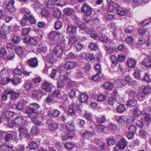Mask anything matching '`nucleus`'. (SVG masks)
Listing matches in <instances>:
<instances>
[{"label": "nucleus", "instance_id": "b1692460", "mask_svg": "<svg viewBox=\"0 0 151 151\" xmlns=\"http://www.w3.org/2000/svg\"><path fill=\"white\" fill-rule=\"evenodd\" d=\"M43 120V118L42 116H40L37 118H36L32 119L33 123L38 126L40 125L42 123V120Z\"/></svg>", "mask_w": 151, "mask_h": 151}, {"label": "nucleus", "instance_id": "a18cd8bd", "mask_svg": "<svg viewBox=\"0 0 151 151\" xmlns=\"http://www.w3.org/2000/svg\"><path fill=\"white\" fill-rule=\"evenodd\" d=\"M20 96V94L19 92H15L13 91L10 95L11 98L13 99H15L18 98Z\"/></svg>", "mask_w": 151, "mask_h": 151}, {"label": "nucleus", "instance_id": "774afa93", "mask_svg": "<svg viewBox=\"0 0 151 151\" xmlns=\"http://www.w3.org/2000/svg\"><path fill=\"white\" fill-rule=\"evenodd\" d=\"M6 51L4 48H2L0 50V56L1 58H4L6 55Z\"/></svg>", "mask_w": 151, "mask_h": 151}, {"label": "nucleus", "instance_id": "e2e57ef3", "mask_svg": "<svg viewBox=\"0 0 151 151\" xmlns=\"http://www.w3.org/2000/svg\"><path fill=\"white\" fill-rule=\"evenodd\" d=\"M62 25V22L60 21H58L55 23V28L56 30H58L61 27Z\"/></svg>", "mask_w": 151, "mask_h": 151}, {"label": "nucleus", "instance_id": "dca6fc26", "mask_svg": "<svg viewBox=\"0 0 151 151\" xmlns=\"http://www.w3.org/2000/svg\"><path fill=\"white\" fill-rule=\"evenodd\" d=\"M60 35L59 33L55 31H53L49 33L48 37L52 40H55L56 38H58Z\"/></svg>", "mask_w": 151, "mask_h": 151}, {"label": "nucleus", "instance_id": "6e6552de", "mask_svg": "<svg viewBox=\"0 0 151 151\" xmlns=\"http://www.w3.org/2000/svg\"><path fill=\"white\" fill-rule=\"evenodd\" d=\"M53 87V86L52 84L47 81H44L42 83V88L47 92H50L51 91Z\"/></svg>", "mask_w": 151, "mask_h": 151}, {"label": "nucleus", "instance_id": "37998d69", "mask_svg": "<svg viewBox=\"0 0 151 151\" xmlns=\"http://www.w3.org/2000/svg\"><path fill=\"white\" fill-rule=\"evenodd\" d=\"M53 12L54 17L57 18L60 17L61 12L59 10L57 9H55L53 10Z\"/></svg>", "mask_w": 151, "mask_h": 151}, {"label": "nucleus", "instance_id": "72a5a7b5", "mask_svg": "<svg viewBox=\"0 0 151 151\" xmlns=\"http://www.w3.org/2000/svg\"><path fill=\"white\" fill-rule=\"evenodd\" d=\"M57 127L58 124L57 123L53 121L49 124L48 128L50 130H53L56 129Z\"/></svg>", "mask_w": 151, "mask_h": 151}, {"label": "nucleus", "instance_id": "f3484780", "mask_svg": "<svg viewBox=\"0 0 151 151\" xmlns=\"http://www.w3.org/2000/svg\"><path fill=\"white\" fill-rule=\"evenodd\" d=\"M39 107V105L37 103L30 104L29 105V107L26 109H27V111L28 112H29V111L30 110L35 111Z\"/></svg>", "mask_w": 151, "mask_h": 151}, {"label": "nucleus", "instance_id": "a878e982", "mask_svg": "<svg viewBox=\"0 0 151 151\" xmlns=\"http://www.w3.org/2000/svg\"><path fill=\"white\" fill-rule=\"evenodd\" d=\"M75 77L78 79L84 78V74L83 72L80 70H78L75 73Z\"/></svg>", "mask_w": 151, "mask_h": 151}, {"label": "nucleus", "instance_id": "603ef678", "mask_svg": "<svg viewBox=\"0 0 151 151\" xmlns=\"http://www.w3.org/2000/svg\"><path fill=\"white\" fill-rule=\"evenodd\" d=\"M95 69L97 72V73H101L102 71L101 66L99 63H97L95 65Z\"/></svg>", "mask_w": 151, "mask_h": 151}, {"label": "nucleus", "instance_id": "aec40b11", "mask_svg": "<svg viewBox=\"0 0 151 151\" xmlns=\"http://www.w3.org/2000/svg\"><path fill=\"white\" fill-rule=\"evenodd\" d=\"M144 119L147 125H149L151 121V116L148 113L145 112L144 114Z\"/></svg>", "mask_w": 151, "mask_h": 151}, {"label": "nucleus", "instance_id": "0e129e2a", "mask_svg": "<svg viewBox=\"0 0 151 151\" xmlns=\"http://www.w3.org/2000/svg\"><path fill=\"white\" fill-rule=\"evenodd\" d=\"M13 137V135L12 133H7L5 135L4 139L6 142H9L10 141Z\"/></svg>", "mask_w": 151, "mask_h": 151}, {"label": "nucleus", "instance_id": "58836bf2", "mask_svg": "<svg viewBox=\"0 0 151 151\" xmlns=\"http://www.w3.org/2000/svg\"><path fill=\"white\" fill-rule=\"evenodd\" d=\"M67 2V0H56L55 3L59 6H63L66 5Z\"/></svg>", "mask_w": 151, "mask_h": 151}, {"label": "nucleus", "instance_id": "680f3d73", "mask_svg": "<svg viewBox=\"0 0 151 151\" xmlns=\"http://www.w3.org/2000/svg\"><path fill=\"white\" fill-rule=\"evenodd\" d=\"M116 102V99L114 98L110 97L108 99V103L111 106H113Z\"/></svg>", "mask_w": 151, "mask_h": 151}, {"label": "nucleus", "instance_id": "4be33fe9", "mask_svg": "<svg viewBox=\"0 0 151 151\" xmlns=\"http://www.w3.org/2000/svg\"><path fill=\"white\" fill-rule=\"evenodd\" d=\"M78 97L81 103L86 102L88 99L87 95L85 93L80 94Z\"/></svg>", "mask_w": 151, "mask_h": 151}, {"label": "nucleus", "instance_id": "09e8293b", "mask_svg": "<svg viewBox=\"0 0 151 151\" xmlns=\"http://www.w3.org/2000/svg\"><path fill=\"white\" fill-rule=\"evenodd\" d=\"M16 52L20 57H21L23 55V51L22 48L19 47H17L15 50Z\"/></svg>", "mask_w": 151, "mask_h": 151}, {"label": "nucleus", "instance_id": "69168bd1", "mask_svg": "<svg viewBox=\"0 0 151 151\" xmlns=\"http://www.w3.org/2000/svg\"><path fill=\"white\" fill-rule=\"evenodd\" d=\"M14 114L13 112L8 111L5 113V117L7 119H10L13 116Z\"/></svg>", "mask_w": 151, "mask_h": 151}, {"label": "nucleus", "instance_id": "7ed1b4c3", "mask_svg": "<svg viewBox=\"0 0 151 151\" xmlns=\"http://www.w3.org/2000/svg\"><path fill=\"white\" fill-rule=\"evenodd\" d=\"M115 6L116 7L114 9L116 11V14L120 16H123L126 15L127 10L121 7L118 4H115Z\"/></svg>", "mask_w": 151, "mask_h": 151}, {"label": "nucleus", "instance_id": "bf43d9fd", "mask_svg": "<svg viewBox=\"0 0 151 151\" xmlns=\"http://www.w3.org/2000/svg\"><path fill=\"white\" fill-rule=\"evenodd\" d=\"M126 58V57L125 55L122 54L118 55L117 59L119 62H122L124 61Z\"/></svg>", "mask_w": 151, "mask_h": 151}, {"label": "nucleus", "instance_id": "a19ab883", "mask_svg": "<svg viewBox=\"0 0 151 151\" xmlns=\"http://www.w3.org/2000/svg\"><path fill=\"white\" fill-rule=\"evenodd\" d=\"M105 49L108 54H111L114 52V51L116 50V49L114 47L110 48L109 47L106 46Z\"/></svg>", "mask_w": 151, "mask_h": 151}, {"label": "nucleus", "instance_id": "20e7f679", "mask_svg": "<svg viewBox=\"0 0 151 151\" xmlns=\"http://www.w3.org/2000/svg\"><path fill=\"white\" fill-rule=\"evenodd\" d=\"M27 65L32 68H35L38 65V60L35 57L30 58L27 61Z\"/></svg>", "mask_w": 151, "mask_h": 151}, {"label": "nucleus", "instance_id": "f03ea898", "mask_svg": "<svg viewBox=\"0 0 151 151\" xmlns=\"http://www.w3.org/2000/svg\"><path fill=\"white\" fill-rule=\"evenodd\" d=\"M81 11L84 16H90L92 12V9L89 6L85 3L81 7Z\"/></svg>", "mask_w": 151, "mask_h": 151}, {"label": "nucleus", "instance_id": "c756f323", "mask_svg": "<svg viewBox=\"0 0 151 151\" xmlns=\"http://www.w3.org/2000/svg\"><path fill=\"white\" fill-rule=\"evenodd\" d=\"M110 59L111 61V66L114 68L116 65L118 61L117 58L114 55H111Z\"/></svg>", "mask_w": 151, "mask_h": 151}, {"label": "nucleus", "instance_id": "864d4df0", "mask_svg": "<svg viewBox=\"0 0 151 151\" xmlns=\"http://www.w3.org/2000/svg\"><path fill=\"white\" fill-rule=\"evenodd\" d=\"M143 92L147 94L151 92V88L148 86H146L142 89Z\"/></svg>", "mask_w": 151, "mask_h": 151}, {"label": "nucleus", "instance_id": "de8ad7c7", "mask_svg": "<svg viewBox=\"0 0 151 151\" xmlns=\"http://www.w3.org/2000/svg\"><path fill=\"white\" fill-rule=\"evenodd\" d=\"M88 47L90 49L95 50L97 49L98 47V45L96 43L92 42L89 43Z\"/></svg>", "mask_w": 151, "mask_h": 151}, {"label": "nucleus", "instance_id": "2eb2a0df", "mask_svg": "<svg viewBox=\"0 0 151 151\" xmlns=\"http://www.w3.org/2000/svg\"><path fill=\"white\" fill-rule=\"evenodd\" d=\"M10 81L13 84L16 86L21 82V78L19 76L15 75Z\"/></svg>", "mask_w": 151, "mask_h": 151}, {"label": "nucleus", "instance_id": "79ce46f5", "mask_svg": "<svg viewBox=\"0 0 151 151\" xmlns=\"http://www.w3.org/2000/svg\"><path fill=\"white\" fill-rule=\"evenodd\" d=\"M98 38L100 41L103 43H106L108 41L107 37L104 35H102L98 36Z\"/></svg>", "mask_w": 151, "mask_h": 151}, {"label": "nucleus", "instance_id": "6e6d98bb", "mask_svg": "<svg viewBox=\"0 0 151 151\" xmlns=\"http://www.w3.org/2000/svg\"><path fill=\"white\" fill-rule=\"evenodd\" d=\"M28 20L30 23L32 24H35L36 22V20L35 19L34 17L32 15H29L28 17Z\"/></svg>", "mask_w": 151, "mask_h": 151}, {"label": "nucleus", "instance_id": "412c9836", "mask_svg": "<svg viewBox=\"0 0 151 151\" xmlns=\"http://www.w3.org/2000/svg\"><path fill=\"white\" fill-rule=\"evenodd\" d=\"M21 24L23 26H27L29 24L28 17L24 15L22 18L21 21Z\"/></svg>", "mask_w": 151, "mask_h": 151}, {"label": "nucleus", "instance_id": "3c124183", "mask_svg": "<svg viewBox=\"0 0 151 151\" xmlns=\"http://www.w3.org/2000/svg\"><path fill=\"white\" fill-rule=\"evenodd\" d=\"M126 110V108L123 104H120L117 107V111L120 113H122Z\"/></svg>", "mask_w": 151, "mask_h": 151}, {"label": "nucleus", "instance_id": "c85d7f7f", "mask_svg": "<svg viewBox=\"0 0 151 151\" xmlns=\"http://www.w3.org/2000/svg\"><path fill=\"white\" fill-rule=\"evenodd\" d=\"M65 148L68 150H71L74 147L75 144L72 142H68L64 144Z\"/></svg>", "mask_w": 151, "mask_h": 151}, {"label": "nucleus", "instance_id": "4d7b16f0", "mask_svg": "<svg viewBox=\"0 0 151 151\" xmlns=\"http://www.w3.org/2000/svg\"><path fill=\"white\" fill-rule=\"evenodd\" d=\"M47 47L45 45L40 44L39 45L38 50L41 52H45L46 51Z\"/></svg>", "mask_w": 151, "mask_h": 151}, {"label": "nucleus", "instance_id": "393cba45", "mask_svg": "<svg viewBox=\"0 0 151 151\" xmlns=\"http://www.w3.org/2000/svg\"><path fill=\"white\" fill-rule=\"evenodd\" d=\"M29 111V112H28L27 111V109H26L25 111L26 113L28 114L29 117L32 119H34V118L37 117V114L35 111H31V110H30Z\"/></svg>", "mask_w": 151, "mask_h": 151}, {"label": "nucleus", "instance_id": "c03bdc74", "mask_svg": "<svg viewBox=\"0 0 151 151\" xmlns=\"http://www.w3.org/2000/svg\"><path fill=\"white\" fill-rule=\"evenodd\" d=\"M142 114V112L137 108H135L133 110V114L134 115L137 117H138L140 116Z\"/></svg>", "mask_w": 151, "mask_h": 151}, {"label": "nucleus", "instance_id": "423d86ee", "mask_svg": "<svg viewBox=\"0 0 151 151\" xmlns=\"http://www.w3.org/2000/svg\"><path fill=\"white\" fill-rule=\"evenodd\" d=\"M130 78L127 76L124 79H120L116 83L117 86L119 87H122L130 81Z\"/></svg>", "mask_w": 151, "mask_h": 151}, {"label": "nucleus", "instance_id": "338daca9", "mask_svg": "<svg viewBox=\"0 0 151 151\" xmlns=\"http://www.w3.org/2000/svg\"><path fill=\"white\" fill-rule=\"evenodd\" d=\"M31 29L30 27L24 28L22 31V34L23 35H26L28 34Z\"/></svg>", "mask_w": 151, "mask_h": 151}, {"label": "nucleus", "instance_id": "49530a36", "mask_svg": "<svg viewBox=\"0 0 151 151\" xmlns=\"http://www.w3.org/2000/svg\"><path fill=\"white\" fill-rule=\"evenodd\" d=\"M29 145L31 149H36L38 147V144L35 142L32 141L29 143Z\"/></svg>", "mask_w": 151, "mask_h": 151}, {"label": "nucleus", "instance_id": "13d9d810", "mask_svg": "<svg viewBox=\"0 0 151 151\" xmlns=\"http://www.w3.org/2000/svg\"><path fill=\"white\" fill-rule=\"evenodd\" d=\"M55 98L54 96L51 95H50L47 96L46 98L45 101L47 103H49L52 101Z\"/></svg>", "mask_w": 151, "mask_h": 151}, {"label": "nucleus", "instance_id": "c9c22d12", "mask_svg": "<svg viewBox=\"0 0 151 151\" xmlns=\"http://www.w3.org/2000/svg\"><path fill=\"white\" fill-rule=\"evenodd\" d=\"M13 145L10 141L9 142H6L5 143V145H2V148L5 149L6 147L9 149H11L13 147Z\"/></svg>", "mask_w": 151, "mask_h": 151}, {"label": "nucleus", "instance_id": "473e14b6", "mask_svg": "<svg viewBox=\"0 0 151 151\" xmlns=\"http://www.w3.org/2000/svg\"><path fill=\"white\" fill-rule=\"evenodd\" d=\"M111 27L110 28V30L111 31H113V34L114 36L116 37L117 35V29L116 28V26L114 23L112 24H111Z\"/></svg>", "mask_w": 151, "mask_h": 151}, {"label": "nucleus", "instance_id": "ea45409f", "mask_svg": "<svg viewBox=\"0 0 151 151\" xmlns=\"http://www.w3.org/2000/svg\"><path fill=\"white\" fill-rule=\"evenodd\" d=\"M63 12L65 14L70 15L73 13L74 10L71 8H66L64 9Z\"/></svg>", "mask_w": 151, "mask_h": 151}, {"label": "nucleus", "instance_id": "bb28decb", "mask_svg": "<svg viewBox=\"0 0 151 151\" xmlns=\"http://www.w3.org/2000/svg\"><path fill=\"white\" fill-rule=\"evenodd\" d=\"M106 141L108 145H112L115 143L114 137L113 136L109 137L106 138Z\"/></svg>", "mask_w": 151, "mask_h": 151}, {"label": "nucleus", "instance_id": "f257e3e1", "mask_svg": "<svg viewBox=\"0 0 151 151\" xmlns=\"http://www.w3.org/2000/svg\"><path fill=\"white\" fill-rule=\"evenodd\" d=\"M15 123L17 126L21 127L25 125L28 123V121L25 117L22 116H18L14 119Z\"/></svg>", "mask_w": 151, "mask_h": 151}, {"label": "nucleus", "instance_id": "a211bd4d", "mask_svg": "<svg viewBox=\"0 0 151 151\" xmlns=\"http://www.w3.org/2000/svg\"><path fill=\"white\" fill-rule=\"evenodd\" d=\"M137 103V101L134 98H130L129 99L126 105L127 107L133 106L136 105Z\"/></svg>", "mask_w": 151, "mask_h": 151}, {"label": "nucleus", "instance_id": "6ab92c4d", "mask_svg": "<svg viewBox=\"0 0 151 151\" xmlns=\"http://www.w3.org/2000/svg\"><path fill=\"white\" fill-rule=\"evenodd\" d=\"M77 27L75 26L69 25L68 26L67 32L70 34H74L76 32Z\"/></svg>", "mask_w": 151, "mask_h": 151}, {"label": "nucleus", "instance_id": "5701e85b", "mask_svg": "<svg viewBox=\"0 0 151 151\" xmlns=\"http://www.w3.org/2000/svg\"><path fill=\"white\" fill-rule=\"evenodd\" d=\"M125 117L123 116H121L118 119L117 122L118 124L121 126L124 127L126 125V122L125 120Z\"/></svg>", "mask_w": 151, "mask_h": 151}, {"label": "nucleus", "instance_id": "39448f33", "mask_svg": "<svg viewBox=\"0 0 151 151\" xmlns=\"http://www.w3.org/2000/svg\"><path fill=\"white\" fill-rule=\"evenodd\" d=\"M67 129L68 131V135L70 136H74L75 135L74 131L75 126L72 122H68L66 124Z\"/></svg>", "mask_w": 151, "mask_h": 151}, {"label": "nucleus", "instance_id": "e433bc0d", "mask_svg": "<svg viewBox=\"0 0 151 151\" xmlns=\"http://www.w3.org/2000/svg\"><path fill=\"white\" fill-rule=\"evenodd\" d=\"M78 40L77 38L74 35L71 36L69 39L68 43L70 45H72L76 42Z\"/></svg>", "mask_w": 151, "mask_h": 151}, {"label": "nucleus", "instance_id": "4468645a", "mask_svg": "<svg viewBox=\"0 0 151 151\" xmlns=\"http://www.w3.org/2000/svg\"><path fill=\"white\" fill-rule=\"evenodd\" d=\"M43 95V92L40 90H34L32 91V97L34 99H38Z\"/></svg>", "mask_w": 151, "mask_h": 151}, {"label": "nucleus", "instance_id": "1a4fd4ad", "mask_svg": "<svg viewBox=\"0 0 151 151\" xmlns=\"http://www.w3.org/2000/svg\"><path fill=\"white\" fill-rule=\"evenodd\" d=\"M63 52L62 47L61 45L57 46L54 50V52L58 57H60Z\"/></svg>", "mask_w": 151, "mask_h": 151}, {"label": "nucleus", "instance_id": "8fccbe9b", "mask_svg": "<svg viewBox=\"0 0 151 151\" xmlns=\"http://www.w3.org/2000/svg\"><path fill=\"white\" fill-rule=\"evenodd\" d=\"M92 135V133L89 131H86L82 134V137L85 138H89Z\"/></svg>", "mask_w": 151, "mask_h": 151}, {"label": "nucleus", "instance_id": "5fc2aeb1", "mask_svg": "<svg viewBox=\"0 0 151 151\" xmlns=\"http://www.w3.org/2000/svg\"><path fill=\"white\" fill-rule=\"evenodd\" d=\"M10 29V28L9 26L3 25L2 26L1 30L3 31L5 33L7 34L9 32Z\"/></svg>", "mask_w": 151, "mask_h": 151}, {"label": "nucleus", "instance_id": "ddd939ff", "mask_svg": "<svg viewBox=\"0 0 151 151\" xmlns=\"http://www.w3.org/2000/svg\"><path fill=\"white\" fill-rule=\"evenodd\" d=\"M142 64L147 68L151 66V55L147 56L142 61Z\"/></svg>", "mask_w": 151, "mask_h": 151}, {"label": "nucleus", "instance_id": "052dcab7", "mask_svg": "<svg viewBox=\"0 0 151 151\" xmlns=\"http://www.w3.org/2000/svg\"><path fill=\"white\" fill-rule=\"evenodd\" d=\"M29 44L31 45H35L37 43V40L33 37H30L28 39Z\"/></svg>", "mask_w": 151, "mask_h": 151}, {"label": "nucleus", "instance_id": "4c0bfd02", "mask_svg": "<svg viewBox=\"0 0 151 151\" xmlns=\"http://www.w3.org/2000/svg\"><path fill=\"white\" fill-rule=\"evenodd\" d=\"M11 79L6 76L4 77L1 80V83L2 85H6L11 81Z\"/></svg>", "mask_w": 151, "mask_h": 151}, {"label": "nucleus", "instance_id": "9d476101", "mask_svg": "<svg viewBox=\"0 0 151 151\" xmlns=\"http://www.w3.org/2000/svg\"><path fill=\"white\" fill-rule=\"evenodd\" d=\"M77 65L76 62L67 61L64 65L65 68L68 70H71L75 68Z\"/></svg>", "mask_w": 151, "mask_h": 151}, {"label": "nucleus", "instance_id": "cd10ccee", "mask_svg": "<svg viewBox=\"0 0 151 151\" xmlns=\"http://www.w3.org/2000/svg\"><path fill=\"white\" fill-rule=\"evenodd\" d=\"M127 92L129 93V99L134 98L137 96L135 91L133 90L128 89L127 90Z\"/></svg>", "mask_w": 151, "mask_h": 151}, {"label": "nucleus", "instance_id": "f704fd0d", "mask_svg": "<svg viewBox=\"0 0 151 151\" xmlns=\"http://www.w3.org/2000/svg\"><path fill=\"white\" fill-rule=\"evenodd\" d=\"M102 87L106 89L111 90L113 88L114 86L112 83L106 82L102 85Z\"/></svg>", "mask_w": 151, "mask_h": 151}, {"label": "nucleus", "instance_id": "7c9ffc66", "mask_svg": "<svg viewBox=\"0 0 151 151\" xmlns=\"http://www.w3.org/2000/svg\"><path fill=\"white\" fill-rule=\"evenodd\" d=\"M127 63L129 67L133 68L135 66L136 61L134 59H130L127 61Z\"/></svg>", "mask_w": 151, "mask_h": 151}, {"label": "nucleus", "instance_id": "9b49d317", "mask_svg": "<svg viewBox=\"0 0 151 151\" xmlns=\"http://www.w3.org/2000/svg\"><path fill=\"white\" fill-rule=\"evenodd\" d=\"M127 144L126 140L124 138L120 139L118 142L117 147L121 149H124L127 145Z\"/></svg>", "mask_w": 151, "mask_h": 151}, {"label": "nucleus", "instance_id": "2f4dec72", "mask_svg": "<svg viewBox=\"0 0 151 151\" xmlns=\"http://www.w3.org/2000/svg\"><path fill=\"white\" fill-rule=\"evenodd\" d=\"M23 127V126L19 127V129L18 130L20 134L19 135V139H21L22 138V136H21V135L23 134H25L27 132L26 128H25Z\"/></svg>", "mask_w": 151, "mask_h": 151}, {"label": "nucleus", "instance_id": "f8f14e48", "mask_svg": "<svg viewBox=\"0 0 151 151\" xmlns=\"http://www.w3.org/2000/svg\"><path fill=\"white\" fill-rule=\"evenodd\" d=\"M107 2L109 12L111 13H113L116 7L115 4L117 3L116 2H114L112 0H107Z\"/></svg>", "mask_w": 151, "mask_h": 151}, {"label": "nucleus", "instance_id": "0eeeda50", "mask_svg": "<svg viewBox=\"0 0 151 151\" xmlns=\"http://www.w3.org/2000/svg\"><path fill=\"white\" fill-rule=\"evenodd\" d=\"M23 86L25 91H29L33 86L32 81L29 79L25 80Z\"/></svg>", "mask_w": 151, "mask_h": 151}]
</instances>
